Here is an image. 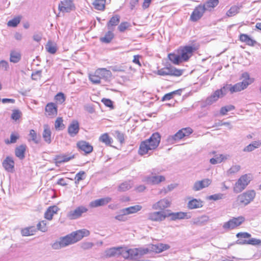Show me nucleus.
Returning <instances> with one entry per match:
<instances>
[{
    "mask_svg": "<svg viewBox=\"0 0 261 261\" xmlns=\"http://www.w3.org/2000/svg\"><path fill=\"white\" fill-rule=\"evenodd\" d=\"M89 234V231L86 229L77 230L65 237L60 238L51 244V247L55 250L60 249L76 243L84 237L88 236Z\"/></svg>",
    "mask_w": 261,
    "mask_h": 261,
    "instance_id": "obj_1",
    "label": "nucleus"
},
{
    "mask_svg": "<svg viewBox=\"0 0 261 261\" xmlns=\"http://www.w3.org/2000/svg\"><path fill=\"white\" fill-rule=\"evenodd\" d=\"M195 50V48L192 46H180L176 50V53L169 54L168 58L173 64L178 65L183 62L187 61L192 56Z\"/></svg>",
    "mask_w": 261,
    "mask_h": 261,
    "instance_id": "obj_2",
    "label": "nucleus"
},
{
    "mask_svg": "<svg viewBox=\"0 0 261 261\" xmlns=\"http://www.w3.org/2000/svg\"><path fill=\"white\" fill-rule=\"evenodd\" d=\"M161 141V136L159 133H153L150 137L142 141L139 147V153L143 155L148 153L150 151L154 150L159 146Z\"/></svg>",
    "mask_w": 261,
    "mask_h": 261,
    "instance_id": "obj_3",
    "label": "nucleus"
},
{
    "mask_svg": "<svg viewBox=\"0 0 261 261\" xmlns=\"http://www.w3.org/2000/svg\"><path fill=\"white\" fill-rule=\"evenodd\" d=\"M256 193L254 190H248L239 195L234 202V206H245L249 204L254 199Z\"/></svg>",
    "mask_w": 261,
    "mask_h": 261,
    "instance_id": "obj_4",
    "label": "nucleus"
},
{
    "mask_svg": "<svg viewBox=\"0 0 261 261\" xmlns=\"http://www.w3.org/2000/svg\"><path fill=\"white\" fill-rule=\"evenodd\" d=\"M242 76L244 79L242 82L238 83L233 86L230 84V92L231 93L239 92L245 89L250 84L249 82V75L248 73H243Z\"/></svg>",
    "mask_w": 261,
    "mask_h": 261,
    "instance_id": "obj_5",
    "label": "nucleus"
},
{
    "mask_svg": "<svg viewBox=\"0 0 261 261\" xmlns=\"http://www.w3.org/2000/svg\"><path fill=\"white\" fill-rule=\"evenodd\" d=\"M192 129L190 127L182 128L174 135L169 136L167 139L168 142L170 144H174L184 137L188 136L192 134Z\"/></svg>",
    "mask_w": 261,
    "mask_h": 261,
    "instance_id": "obj_6",
    "label": "nucleus"
},
{
    "mask_svg": "<svg viewBox=\"0 0 261 261\" xmlns=\"http://www.w3.org/2000/svg\"><path fill=\"white\" fill-rule=\"evenodd\" d=\"M250 181V177L248 175L245 174L241 176L238 180V181L236 182L234 186V192L236 193L241 192L246 188V187L249 184Z\"/></svg>",
    "mask_w": 261,
    "mask_h": 261,
    "instance_id": "obj_7",
    "label": "nucleus"
},
{
    "mask_svg": "<svg viewBox=\"0 0 261 261\" xmlns=\"http://www.w3.org/2000/svg\"><path fill=\"white\" fill-rule=\"evenodd\" d=\"M245 221V218L243 216L233 217L228 221L225 222L223 224V228L226 230L233 229L241 225Z\"/></svg>",
    "mask_w": 261,
    "mask_h": 261,
    "instance_id": "obj_8",
    "label": "nucleus"
},
{
    "mask_svg": "<svg viewBox=\"0 0 261 261\" xmlns=\"http://www.w3.org/2000/svg\"><path fill=\"white\" fill-rule=\"evenodd\" d=\"M182 74V70L177 69L172 66L166 67L158 70V74L160 75H174L178 76Z\"/></svg>",
    "mask_w": 261,
    "mask_h": 261,
    "instance_id": "obj_9",
    "label": "nucleus"
},
{
    "mask_svg": "<svg viewBox=\"0 0 261 261\" xmlns=\"http://www.w3.org/2000/svg\"><path fill=\"white\" fill-rule=\"evenodd\" d=\"M165 177L162 175H156L152 172L149 175L145 176L142 179V181L150 185H157L164 181Z\"/></svg>",
    "mask_w": 261,
    "mask_h": 261,
    "instance_id": "obj_10",
    "label": "nucleus"
},
{
    "mask_svg": "<svg viewBox=\"0 0 261 261\" xmlns=\"http://www.w3.org/2000/svg\"><path fill=\"white\" fill-rule=\"evenodd\" d=\"M58 8L63 13H68L75 9L72 0H63L59 4Z\"/></svg>",
    "mask_w": 261,
    "mask_h": 261,
    "instance_id": "obj_11",
    "label": "nucleus"
},
{
    "mask_svg": "<svg viewBox=\"0 0 261 261\" xmlns=\"http://www.w3.org/2000/svg\"><path fill=\"white\" fill-rule=\"evenodd\" d=\"M167 217V214L164 211L153 212L147 214L148 220L154 222H161Z\"/></svg>",
    "mask_w": 261,
    "mask_h": 261,
    "instance_id": "obj_12",
    "label": "nucleus"
},
{
    "mask_svg": "<svg viewBox=\"0 0 261 261\" xmlns=\"http://www.w3.org/2000/svg\"><path fill=\"white\" fill-rule=\"evenodd\" d=\"M88 209L84 206H80L73 211H70L67 214V217L70 220L76 219L80 218L83 213H86Z\"/></svg>",
    "mask_w": 261,
    "mask_h": 261,
    "instance_id": "obj_13",
    "label": "nucleus"
},
{
    "mask_svg": "<svg viewBox=\"0 0 261 261\" xmlns=\"http://www.w3.org/2000/svg\"><path fill=\"white\" fill-rule=\"evenodd\" d=\"M206 10L201 5H198L193 10L190 16V20L195 22L199 20L203 16Z\"/></svg>",
    "mask_w": 261,
    "mask_h": 261,
    "instance_id": "obj_14",
    "label": "nucleus"
},
{
    "mask_svg": "<svg viewBox=\"0 0 261 261\" xmlns=\"http://www.w3.org/2000/svg\"><path fill=\"white\" fill-rule=\"evenodd\" d=\"M170 201L168 199L163 198L153 204L152 208L154 210L164 211L165 208L170 206Z\"/></svg>",
    "mask_w": 261,
    "mask_h": 261,
    "instance_id": "obj_15",
    "label": "nucleus"
},
{
    "mask_svg": "<svg viewBox=\"0 0 261 261\" xmlns=\"http://www.w3.org/2000/svg\"><path fill=\"white\" fill-rule=\"evenodd\" d=\"M212 180L208 178H204L201 180H198L195 182L192 187L194 191H200L205 188L208 187L211 185Z\"/></svg>",
    "mask_w": 261,
    "mask_h": 261,
    "instance_id": "obj_16",
    "label": "nucleus"
},
{
    "mask_svg": "<svg viewBox=\"0 0 261 261\" xmlns=\"http://www.w3.org/2000/svg\"><path fill=\"white\" fill-rule=\"evenodd\" d=\"M122 249L121 247H112L105 251V256L107 258L118 256L122 255Z\"/></svg>",
    "mask_w": 261,
    "mask_h": 261,
    "instance_id": "obj_17",
    "label": "nucleus"
},
{
    "mask_svg": "<svg viewBox=\"0 0 261 261\" xmlns=\"http://www.w3.org/2000/svg\"><path fill=\"white\" fill-rule=\"evenodd\" d=\"M139 254V250L138 248H132L122 250V255L125 259H133L135 258Z\"/></svg>",
    "mask_w": 261,
    "mask_h": 261,
    "instance_id": "obj_18",
    "label": "nucleus"
},
{
    "mask_svg": "<svg viewBox=\"0 0 261 261\" xmlns=\"http://www.w3.org/2000/svg\"><path fill=\"white\" fill-rule=\"evenodd\" d=\"M111 200V198L109 197L96 199L91 201L89 204V206L91 207H96L100 206H103L109 203Z\"/></svg>",
    "mask_w": 261,
    "mask_h": 261,
    "instance_id": "obj_19",
    "label": "nucleus"
},
{
    "mask_svg": "<svg viewBox=\"0 0 261 261\" xmlns=\"http://www.w3.org/2000/svg\"><path fill=\"white\" fill-rule=\"evenodd\" d=\"M46 115L50 117H53L57 115L58 107L56 103L50 102L45 107Z\"/></svg>",
    "mask_w": 261,
    "mask_h": 261,
    "instance_id": "obj_20",
    "label": "nucleus"
},
{
    "mask_svg": "<svg viewBox=\"0 0 261 261\" xmlns=\"http://www.w3.org/2000/svg\"><path fill=\"white\" fill-rule=\"evenodd\" d=\"M79 129L80 126L78 121L73 120L68 127V133L71 137H73L78 134Z\"/></svg>",
    "mask_w": 261,
    "mask_h": 261,
    "instance_id": "obj_21",
    "label": "nucleus"
},
{
    "mask_svg": "<svg viewBox=\"0 0 261 261\" xmlns=\"http://www.w3.org/2000/svg\"><path fill=\"white\" fill-rule=\"evenodd\" d=\"M77 147L85 153H91L93 150V147L89 143L85 141H81L77 143Z\"/></svg>",
    "mask_w": 261,
    "mask_h": 261,
    "instance_id": "obj_22",
    "label": "nucleus"
},
{
    "mask_svg": "<svg viewBox=\"0 0 261 261\" xmlns=\"http://www.w3.org/2000/svg\"><path fill=\"white\" fill-rule=\"evenodd\" d=\"M3 167L8 172H13L14 168V162L12 158L7 156L2 163Z\"/></svg>",
    "mask_w": 261,
    "mask_h": 261,
    "instance_id": "obj_23",
    "label": "nucleus"
},
{
    "mask_svg": "<svg viewBox=\"0 0 261 261\" xmlns=\"http://www.w3.org/2000/svg\"><path fill=\"white\" fill-rule=\"evenodd\" d=\"M95 71L96 74L98 75L100 80L103 79L107 81L112 76L111 71L106 68H98Z\"/></svg>",
    "mask_w": 261,
    "mask_h": 261,
    "instance_id": "obj_24",
    "label": "nucleus"
},
{
    "mask_svg": "<svg viewBox=\"0 0 261 261\" xmlns=\"http://www.w3.org/2000/svg\"><path fill=\"white\" fill-rule=\"evenodd\" d=\"M170 246L168 244L159 243L157 244H150V250L155 253H161L169 249Z\"/></svg>",
    "mask_w": 261,
    "mask_h": 261,
    "instance_id": "obj_25",
    "label": "nucleus"
},
{
    "mask_svg": "<svg viewBox=\"0 0 261 261\" xmlns=\"http://www.w3.org/2000/svg\"><path fill=\"white\" fill-rule=\"evenodd\" d=\"M203 205V202L200 199L192 198L187 203V207L190 210L201 208Z\"/></svg>",
    "mask_w": 261,
    "mask_h": 261,
    "instance_id": "obj_26",
    "label": "nucleus"
},
{
    "mask_svg": "<svg viewBox=\"0 0 261 261\" xmlns=\"http://www.w3.org/2000/svg\"><path fill=\"white\" fill-rule=\"evenodd\" d=\"M170 217V219L172 221L184 219L185 218L189 219L190 218V217L188 216L187 213L182 212L169 213L167 214V217Z\"/></svg>",
    "mask_w": 261,
    "mask_h": 261,
    "instance_id": "obj_27",
    "label": "nucleus"
},
{
    "mask_svg": "<svg viewBox=\"0 0 261 261\" xmlns=\"http://www.w3.org/2000/svg\"><path fill=\"white\" fill-rule=\"evenodd\" d=\"M142 208V206L140 205H135L134 206H131L125 208H123L121 210V213H123L124 214H132L141 210Z\"/></svg>",
    "mask_w": 261,
    "mask_h": 261,
    "instance_id": "obj_28",
    "label": "nucleus"
},
{
    "mask_svg": "<svg viewBox=\"0 0 261 261\" xmlns=\"http://www.w3.org/2000/svg\"><path fill=\"white\" fill-rule=\"evenodd\" d=\"M240 40L246 43V45L254 46L256 44L257 42L250 38L248 35L246 34H241L239 37Z\"/></svg>",
    "mask_w": 261,
    "mask_h": 261,
    "instance_id": "obj_29",
    "label": "nucleus"
},
{
    "mask_svg": "<svg viewBox=\"0 0 261 261\" xmlns=\"http://www.w3.org/2000/svg\"><path fill=\"white\" fill-rule=\"evenodd\" d=\"M59 208L56 205L49 206L44 214V217L48 220H51L54 214H56Z\"/></svg>",
    "mask_w": 261,
    "mask_h": 261,
    "instance_id": "obj_30",
    "label": "nucleus"
},
{
    "mask_svg": "<svg viewBox=\"0 0 261 261\" xmlns=\"http://www.w3.org/2000/svg\"><path fill=\"white\" fill-rule=\"evenodd\" d=\"M43 128L44 130L42 133L43 138L46 143L50 144L51 142V132L50 128L47 125H44Z\"/></svg>",
    "mask_w": 261,
    "mask_h": 261,
    "instance_id": "obj_31",
    "label": "nucleus"
},
{
    "mask_svg": "<svg viewBox=\"0 0 261 261\" xmlns=\"http://www.w3.org/2000/svg\"><path fill=\"white\" fill-rule=\"evenodd\" d=\"M209 220V217L205 215L194 218L192 220L193 224L197 226H202L205 225Z\"/></svg>",
    "mask_w": 261,
    "mask_h": 261,
    "instance_id": "obj_32",
    "label": "nucleus"
},
{
    "mask_svg": "<svg viewBox=\"0 0 261 261\" xmlns=\"http://www.w3.org/2000/svg\"><path fill=\"white\" fill-rule=\"evenodd\" d=\"M261 146V140L255 141L246 146L244 149V152H251Z\"/></svg>",
    "mask_w": 261,
    "mask_h": 261,
    "instance_id": "obj_33",
    "label": "nucleus"
},
{
    "mask_svg": "<svg viewBox=\"0 0 261 261\" xmlns=\"http://www.w3.org/2000/svg\"><path fill=\"white\" fill-rule=\"evenodd\" d=\"M219 98L221 97L219 95V92L215 91L211 95L207 97L205 101V105H211L216 102Z\"/></svg>",
    "mask_w": 261,
    "mask_h": 261,
    "instance_id": "obj_34",
    "label": "nucleus"
},
{
    "mask_svg": "<svg viewBox=\"0 0 261 261\" xmlns=\"http://www.w3.org/2000/svg\"><path fill=\"white\" fill-rule=\"evenodd\" d=\"M26 150L25 145H21L16 148L15 153V155L19 159H23L25 157L24 153Z\"/></svg>",
    "mask_w": 261,
    "mask_h": 261,
    "instance_id": "obj_35",
    "label": "nucleus"
},
{
    "mask_svg": "<svg viewBox=\"0 0 261 261\" xmlns=\"http://www.w3.org/2000/svg\"><path fill=\"white\" fill-rule=\"evenodd\" d=\"M120 21V16L115 15L113 16L107 23V27L109 30H113V27L117 25Z\"/></svg>",
    "mask_w": 261,
    "mask_h": 261,
    "instance_id": "obj_36",
    "label": "nucleus"
},
{
    "mask_svg": "<svg viewBox=\"0 0 261 261\" xmlns=\"http://www.w3.org/2000/svg\"><path fill=\"white\" fill-rule=\"evenodd\" d=\"M74 158V155H58L56 157L55 160H56V164H60L61 163L67 162L70 160L73 159Z\"/></svg>",
    "mask_w": 261,
    "mask_h": 261,
    "instance_id": "obj_37",
    "label": "nucleus"
},
{
    "mask_svg": "<svg viewBox=\"0 0 261 261\" xmlns=\"http://www.w3.org/2000/svg\"><path fill=\"white\" fill-rule=\"evenodd\" d=\"M219 0H208L202 6L206 11H212L219 4Z\"/></svg>",
    "mask_w": 261,
    "mask_h": 261,
    "instance_id": "obj_38",
    "label": "nucleus"
},
{
    "mask_svg": "<svg viewBox=\"0 0 261 261\" xmlns=\"http://www.w3.org/2000/svg\"><path fill=\"white\" fill-rule=\"evenodd\" d=\"M21 59V54L19 52L15 50L11 51L10 54V61L13 63H17Z\"/></svg>",
    "mask_w": 261,
    "mask_h": 261,
    "instance_id": "obj_39",
    "label": "nucleus"
},
{
    "mask_svg": "<svg viewBox=\"0 0 261 261\" xmlns=\"http://www.w3.org/2000/svg\"><path fill=\"white\" fill-rule=\"evenodd\" d=\"M133 185L132 180L125 181L119 185L118 190L120 192H124L130 189Z\"/></svg>",
    "mask_w": 261,
    "mask_h": 261,
    "instance_id": "obj_40",
    "label": "nucleus"
},
{
    "mask_svg": "<svg viewBox=\"0 0 261 261\" xmlns=\"http://www.w3.org/2000/svg\"><path fill=\"white\" fill-rule=\"evenodd\" d=\"M227 157L226 155L223 154H217L214 158H212L210 160V162L213 165L220 163L223 161L226 160Z\"/></svg>",
    "mask_w": 261,
    "mask_h": 261,
    "instance_id": "obj_41",
    "label": "nucleus"
},
{
    "mask_svg": "<svg viewBox=\"0 0 261 261\" xmlns=\"http://www.w3.org/2000/svg\"><path fill=\"white\" fill-rule=\"evenodd\" d=\"M113 30L109 31L103 37H101L100 38V40L103 43H110L112 40L113 39L114 37V35L112 32Z\"/></svg>",
    "mask_w": 261,
    "mask_h": 261,
    "instance_id": "obj_42",
    "label": "nucleus"
},
{
    "mask_svg": "<svg viewBox=\"0 0 261 261\" xmlns=\"http://www.w3.org/2000/svg\"><path fill=\"white\" fill-rule=\"evenodd\" d=\"M93 4L95 9L102 11L105 8L106 0H95Z\"/></svg>",
    "mask_w": 261,
    "mask_h": 261,
    "instance_id": "obj_43",
    "label": "nucleus"
},
{
    "mask_svg": "<svg viewBox=\"0 0 261 261\" xmlns=\"http://www.w3.org/2000/svg\"><path fill=\"white\" fill-rule=\"evenodd\" d=\"M99 141L105 143L107 145H111L112 143V139L107 133H105L100 136L99 138Z\"/></svg>",
    "mask_w": 261,
    "mask_h": 261,
    "instance_id": "obj_44",
    "label": "nucleus"
},
{
    "mask_svg": "<svg viewBox=\"0 0 261 261\" xmlns=\"http://www.w3.org/2000/svg\"><path fill=\"white\" fill-rule=\"evenodd\" d=\"M89 79L90 81L94 84H98L100 83L101 80L98 75L96 74V71L94 73L89 74Z\"/></svg>",
    "mask_w": 261,
    "mask_h": 261,
    "instance_id": "obj_45",
    "label": "nucleus"
},
{
    "mask_svg": "<svg viewBox=\"0 0 261 261\" xmlns=\"http://www.w3.org/2000/svg\"><path fill=\"white\" fill-rule=\"evenodd\" d=\"M239 12V8L237 6H233L226 12V15L228 17H231L236 15Z\"/></svg>",
    "mask_w": 261,
    "mask_h": 261,
    "instance_id": "obj_46",
    "label": "nucleus"
},
{
    "mask_svg": "<svg viewBox=\"0 0 261 261\" xmlns=\"http://www.w3.org/2000/svg\"><path fill=\"white\" fill-rule=\"evenodd\" d=\"M230 85H226L224 86L222 88H221L220 89H218L216 91H218L219 95H220L221 97H222L227 94L228 91H230Z\"/></svg>",
    "mask_w": 261,
    "mask_h": 261,
    "instance_id": "obj_47",
    "label": "nucleus"
},
{
    "mask_svg": "<svg viewBox=\"0 0 261 261\" xmlns=\"http://www.w3.org/2000/svg\"><path fill=\"white\" fill-rule=\"evenodd\" d=\"M63 121V119L61 117L57 118L55 123V127L57 130H62L64 128Z\"/></svg>",
    "mask_w": 261,
    "mask_h": 261,
    "instance_id": "obj_48",
    "label": "nucleus"
},
{
    "mask_svg": "<svg viewBox=\"0 0 261 261\" xmlns=\"http://www.w3.org/2000/svg\"><path fill=\"white\" fill-rule=\"evenodd\" d=\"M234 107L233 105H228L221 108L220 113L222 115H225L227 112L233 110Z\"/></svg>",
    "mask_w": 261,
    "mask_h": 261,
    "instance_id": "obj_49",
    "label": "nucleus"
},
{
    "mask_svg": "<svg viewBox=\"0 0 261 261\" xmlns=\"http://www.w3.org/2000/svg\"><path fill=\"white\" fill-rule=\"evenodd\" d=\"M46 224V221L42 220L37 224V228L39 230L42 232H46L47 230Z\"/></svg>",
    "mask_w": 261,
    "mask_h": 261,
    "instance_id": "obj_50",
    "label": "nucleus"
},
{
    "mask_svg": "<svg viewBox=\"0 0 261 261\" xmlns=\"http://www.w3.org/2000/svg\"><path fill=\"white\" fill-rule=\"evenodd\" d=\"M29 136L31 138V140L36 144L39 142V139L38 138L37 134L34 129H31L30 131Z\"/></svg>",
    "mask_w": 261,
    "mask_h": 261,
    "instance_id": "obj_51",
    "label": "nucleus"
},
{
    "mask_svg": "<svg viewBox=\"0 0 261 261\" xmlns=\"http://www.w3.org/2000/svg\"><path fill=\"white\" fill-rule=\"evenodd\" d=\"M55 99L58 102L62 104L65 101V97L63 93L60 92L55 96Z\"/></svg>",
    "mask_w": 261,
    "mask_h": 261,
    "instance_id": "obj_52",
    "label": "nucleus"
},
{
    "mask_svg": "<svg viewBox=\"0 0 261 261\" xmlns=\"http://www.w3.org/2000/svg\"><path fill=\"white\" fill-rule=\"evenodd\" d=\"M21 116V112L18 110H13L12 114L11 115V118L15 121L18 120Z\"/></svg>",
    "mask_w": 261,
    "mask_h": 261,
    "instance_id": "obj_53",
    "label": "nucleus"
},
{
    "mask_svg": "<svg viewBox=\"0 0 261 261\" xmlns=\"http://www.w3.org/2000/svg\"><path fill=\"white\" fill-rule=\"evenodd\" d=\"M115 136L117 138V139L121 143H123L124 141V134L119 132V131H115Z\"/></svg>",
    "mask_w": 261,
    "mask_h": 261,
    "instance_id": "obj_54",
    "label": "nucleus"
},
{
    "mask_svg": "<svg viewBox=\"0 0 261 261\" xmlns=\"http://www.w3.org/2000/svg\"><path fill=\"white\" fill-rule=\"evenodd\" d=\"M46 49L47 51L51 54H55L57 51V47L56 45L51 43H47L46 46Z\"/></svg>",
    "mask_w": 261,
    "mask_h": 261,
    "instance_id": "obj_55",
    "label": "nucleus"
},
{
    "mask_svg": "<svg viewBox=\"0 0 261 261\" xmlns=\"http://www.w3.org/2000/svg\"><path fill=\"white\" fill-rule=\"evenodd\" d=\"M224 198V194L222 193H217L214 195H212L210 196L208 198L209 200H218L220 199H222Z\"/></svg>",
    "mask_w": 261,
    "mask_h": 261,
    "instance_id": "obj_56",
    "label": "nucleus"
},
{
    "mask_svg": "<svg viewBox=\"0 0 261 261\" xmlns=\"http://www.w3.org/2000/svg\"><path fill=\"white\" fill-rule=\"evenodd\" d=\"M19 22L20 18L19 17L14 18L8 21V25L15 27L19 23Z\"/></svg>",
    "mask_w": 261,
    "mask_h": 261,
    "instance_id": "obj_57",
    "label": "nucleus"
},
{
    "mask_svg": "<svg viewBox=\"0 0 261 261\" xmlns=\"http://www.w3.org/2000/svg\"><path fill=\"white\" fill-rule=\"evenodd\" d=\"M248 244L254 246L261 245V240L251 238L247 241Z\"/></svg>",
    "mask_w": 261,
    "mask_h": 261,
    "instance_id": "obj_58",
    "label": "nucleus"
},
{
    "mask_svg": "<svg viewBox=\"0 0 261 261\" xmlns=\"http://www.w3.org/2000/svg\"><path fill=\"white\" fill-rule=\"evenodd\" d=\"M241 169L240 165L232 166L227 172L228 174H232L238 172Z\"/></svg>",
    "mask_w": 261,
    "mask_h": 261,
    "instance_id": "obj_59",
    "label": "nucleus"
},
{
    "mask_svg": "<svg viewBox=\"0 0 261 261\" xmlns=\"http://www.w3.org/2000/svg\"><path fill=\"white\" fill-rule=\"evenodd\" d=\"M0 68L4 71H7L9 69V63L5 60L0 61Z\"/></svg>",
    "mask_w": 261,
    "mask_h": 261,
    "instance_id": "obj_60",
    "label": "nucleus"
},
{
    "mask_svg": "<svg viewBox=\"0 0 261 261\" xmlns=\"http://www.w3.org/2000/svg\"><path fill=\"white\" fill-rule=\"evenodd\" d=\"M129 23L127 22H121L118 27V29L121 32H124L129 27Z\"/></svg>",
    "mask_w": 261,
    "mask_h": 261,
    "instance_id": "obj_61",
    "label": "nucleus"
},
{
    "mask_svg": "<svg viewBox=\"0 0 261 261\" xmlns=\"http://www.w3.org/2000/svg\"><path fill=\"white\" fill-rule=\"evenodd\" d=\"M41 73L42 72L41 70H37L34 72H33L31 75L32 79L33 80L37 81L41 78Z\"/></svg>",
    "mask_w": 261,
    "mask_h": 261,
    "instance_id": "obj_62",
    "label": "nucleus"
},
{
    "mask_svg": "<svg viewBox=\"0 0 261 261\" xmlns=\"http://www.w3.org/2000/svg\"><path fill=\"white\" fill-rule=\"evenodd\" d=\"M236 236L237 238L242 239V238H250L251 237V234L249 233L244 232L238 233Z\"/></svg>",
    "mask_w": 261,
    "mask_h": 261,
    "instance_id": "obj_63",
    "label": "nucleus"
},
{
    "mask_svg": "<svg viewBox=\"0 0 261 261\" xmlns=\"http://www.w3.org/2000/svg\"><path fill=\"white\" fill-rule=\"evenodd\" d=\"M85 172L84 171H80L75 176V180L76 182H79L84 179L83 176L85 175Z\"/></svg>",
    "mask_w": 261,
    "mask_h": 261,
    "instance_id": "obj_64",
    "label": "nucleus"
}]
</instances>
